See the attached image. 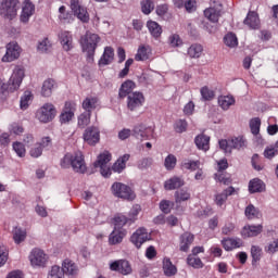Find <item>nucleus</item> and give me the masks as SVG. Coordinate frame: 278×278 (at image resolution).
I'll list each match as a JSON object with an SVG mask.
<instances>
[{"label":"nucleus","instance_id":"42","mask_svg":"<svg viewBox=\"0 0 278 278\" xmlns=\"http://www.w3.org/2000/svg\"><path fill=\"white\" fill-rule=\"evenodd\" d=\"M245 216L249 220H253L255 218H262V213L253 204H250L245 207Z\"/></svg>","mask_w":278,"mask_h":278},{"label":"nucleus","instance_id":"8","mask_svg":"<svg viewBox=\"0 0 278 278\" xmlns=\"http://www.w3.org/2000/svg\"><path fill=\"white\" fill-rule=\"evenodd\" d=\"M112 161V154L109 151L102 152L97 162L94 163L96 168H100L102 177H110L112 175V169L108 167V163Z\"/></svg>","mask_w":278,"mask_h":278},{"label":"nucleus","instance_id":"40","mask_svg":"<svg viewBox=\"0 0 278 278\" xmlns=\"http://www.w3.org/2000/svg\"><path fill=\"white\" fill-rule=\"evenodd\" d=\"M147 27L153 38H160L162 36V26L157 22L150 20L147 22Z\"/></svg>","mask_w":278,"mask_h":278},{"label":"nucleus","instance_id":"25","mask_svg":"<svg viewBox=\"0 0 278 278\" xmlns=\"http://www.w3.org/2000/svg\"><path fill=\"white\" fill-rule=\"evenodd\" d=\"M244 242L241 239L226 238L222 240V245L225 251H233V249H240Z\"/></svg>","mask_w":278,"mask_h":278},{"label":"nucleus","instance_id":"52","mask_svg":"<svg viewBox=\"0 0 278 278\" xmlns=\"http://www.w3.org/2000/svg\"><path fill=\"white\" fill-rule=\"evenodd\" d=\"M164 166L166 170H174L177 166V156H175L174 154L167 155L164 161Z\"/></svg>","mask_w":278,"mask_h":278},{"label":"nucleus","instance_id":"13","mask_svg":"<svg viewBox=\"0 0 278 278\" xmlns=\"http://www.w3.org/2000/svg\"><path fill=\"white\" fill-rule=\"evenodd\" d=\"M71 10L74 11L75 16H77L81 23H88V21H90V14H88V10L81 5L79 0L71 1Z\"/></svg>","mask_w":278,"mask_h":278},{"label":"nucleus","instance_id":"51","mask_svg":"<svg viewBox=\"0 0 278 278\" xmlns=\"http://www.w3.org/2000/svg\"><path fill=\"white\" fill-rule=\"evenodd\" d=\"M260 127H262V119H260V117L250 119V129L253 136H257L260 134Z\"/></svg>","mask_w":278,"mask_h":278},{"label":"nucleus","instance_id":"24","mask_svg":"<svg viewBox=\"0 0 278 278\" xmlns=\"http://www.w3.org/2000/svg\"><path fill=\"white\" fill-rule=\"evenodd\" d=\"M132 223H136V218H129L123 214H117L113 218V225L117 230H122V227H125V225H132Z\"/></svg>","mask_w":278,"mask_h":278},{"label":"nucleus","instance_id":"22","mask_svg":"<svg viewBox=\"0 0 278 278\" xmlns=\"http://www.w3.org/2000/svg\"><path fill=\"white\" fill-rule=\"evenodd\" d=\"M99 103H100L99 97L88 96L83 101V110H85V112H87L89 114H92V111L96 108H99Z\"/></svg>","mask_w":278,"mask_h":278},{"label":"nucleus","instance_id":"34","mask_svg":"<svg viewBox=\"0 0 278 278\" xmlns=\"http://www.w3.org/2000/svg\"><path fill=\"white\" fill-rule=\"evenodd\" d=\"M151 55V47L149 46H139L137 54L135 55L136 62H144L149 60Z\"/></svg>","mask_w":278,"mask_h":278},{"label":"nucleus","instance_id":"55","mask_svg":"<svg viewBox=\"0 0 278 278\" xmlns=\"http://www.w3.org/2000/svg\"><path fill=\"white\" fill-rule=\"evenodd\" d=\"M224 42L227 47H230V48L238 47V37H236V35L232 33H228L224 37Z\"/></svg>","mask_w":278,"mask_h":278},{"label":"nucleus","instance_id":"2","mask_svg":"<svg viewBox=\"0 0 278 278\" xmlns=\"http://www.w3.org/2000/svg\"><path fill=\"white\" fill-rule=\"evenodd\" d=\"M25 78V68L22 66H16L11 75L8 84H2L0 87V92L5 94V92H16L18 88H21V84H23V79Z\"/></svg>","mask_w":278,"mask_h":278},{"label":"nucleus","instance_id":"44","mask_svg":"<svg viewBox=\"0 0 278 278\" xmlns=\"http://www.w3.org/2000/svg\"><path fill=\"white\" fill-rule=\"evenodd\" d=\"M188 55L191 58H200L203 55V46L199 43H193L188 49Z\"/></svg>","mask_w":278,"mask_h":278},{"label":"nucleus","instance_id":"7","mask_svg":"<svg viewBox=\"0 0 278 278\" xmlns=\"http://www.w3.org/2000/svg\"><path fill=\"white\" fill-rule=\"evenodd\" d=\"M55 114H58L55 106L51 103H46L38 109L36 118H38L40 123H51V121L55 118Z\"/></svg>","mask_w":278,"mask_h":278},{"label":"nucleus","instance_id":"12","mask_svg":"<svg viewBox=\"0 0 278 278\" xmlns=\"http://www.w3.org/2000/svg\"><path fill=\"white\" fill-rule=\"evenodd\" d=\"M21 58V46L17 42H10L7 45V52L2 56V62H14Z\"/></svg>","mask_w":278,"mask_h":278},{"label":"nucleus","instance_id":"10","mask_svg":"<svg viewBox=\"0 0 278 278\" xmlns=\"http://www.w3.org/2000/svg\"><path fill=\"white\" fill-rule=\"evenodd\" d=\"M155 128L147 127L142 124H138L132 129V136L135 138H140V140H149L150 138H155Z\"/></svg>","mask_w":278,"mask_h":278},{"label":"nucleus","instance_id":"18","mask_svg":"<svg viewBox=\"0 0 278 278\" xmlns=\"http://www.w3.org/2000/svg\"><path fill=\"white\" fill-rule=\"evenodd\" d=\"M36 12V7L31 1L25 0L22 8V14H21V21L22 23H28L29 18L34 16V13Z\"/></svg>","mask_w":278,"mask_h":278},{"label":"nucleus","instance_id":"6","mask_svg":"<svg viewBox=\"0 0 278 278\" xmlns=\"http://www.w3.org/2000/svg\"><path fill=\"white\" fill-rule=\"evenodd\" d=\"M18 14V0H1L0 2V15L3 18L13 21Z\"/></svg>","mask_w":278,"mask_h":278},{"label":"nucleus","instance_id":"37","mask_svg":"<svg viewBox=\"0 0 278 278\" xmlns=\"http://www.w3.org/2000/svg\"><path fill=\"white\" fill-rule=\"evenodd\" d=\"M180 167L182 170H190L191 173H194V170H199V168H201V161L186 159L181 162Z\"/></svg>","mask_w":278,"mask_h":278},{"label":"nucleus","instance_id":"62","mask_svg":"<svg viewBox=\"0 0 278 278\" xmlns=\"http://www.w3.org/2000/svg\"><path fill=\"white\" fill-rule=\"evenodd\" d=\"M276 155H278V151L277 148H275V146L268 147L264 151V156L267 157V160H273V157H275Z\"/></svg>","mask_w":278,"mask_h":278},{"label":"nucleus","instance_id":"39","mask_svg":"<svg viewBox=\"0 0 278 278\" xmlns=\"http://www.w3.org/2000/svg\"><path fill=\"white\" fill-rule=\"evenodd\" d=\"M236 103V98L233 96H219L218 97V105L222 110H228Z\"/></svg>","mask_w":278,"mask_h":278},{"label":"nucleus","instance_id":"53","mask_svg":"<svg viewBox=\"0 0 278 278\" xmlns=\"http://www.w3.org/2000/svg\"><path fill=\"white\" fill-rule=\"evenodd\" d=\"M31 99H34V96L30 93V91H25L20 102L21 110H27Z\"/></svg>","mask_w":278,"mask_h":278},{"label":"nucleus","instance_id":"5","mask_svg":"<svg viewBox=\"0 0 278 278\" xmlns=\"http://www.w3.org/2000/svg\"><path fill=\"white\" fill-rule=\"evenodd\" d=\"M111 191L117 199H123L124 201H134L136 199V192H134L131 187L123 182H114Z\"/></svg>","mask_w":278,"mask_h":278},{"label":"nucleus","instance_id":"48","mask_svg":"<svg viewBox=\"0 0 278 278\" xmlns=\"http://www.w3.org/2000/svg\"><path fill=\"white\" fill-rule=\"evenodd\" d=\"M175 201L176 203H184L186 201H190V193L186 189H180L175 192Z\"/></svg>","mask_w":278,"mask_h":278},{"label":"nucleus","instance_id":"33","mask_svg":"<svg viewBox=\"0 0 278 278\" xmlns=\"http://www.w3.org/2000/svg\"><path fill=\"white\" fill-rule=\"evenodd\" d=\"M125 236H127V230L114 229L109 236V244H121Z\"/></svg>","mask_w":278,"mask_h":278},{"label":"nucleus","instance_id":"35","mask_svg":"<svg viewBox=\"0 0 278 278\" xmlns=\"http://www.w3.org/2000/svg\"><path fill=\"white\" fill-rule=\"evenodd\" d=\"M62 268L65 275H71L72 277H75V275H77V273L79 271V268H77V264L68 258L63 262Z\"/></svg>","mask_w":278,"mask_h":278},{"label":"nucleus","instance_id":"61","mask_svg":"<svg viewBox=\"0 0 278 278\" xmlns=\"http://www.w3.org/2000/svg\"><path fill=\"white\" fill-rule=\"evenodd\" d=\"M175 203L168 200H162L160 203V210L163 211L164 214H169L170 207H173Z\"/></svg>","mask_w":278,"mask_h":278},{"label":"nucleus","instance_id":"30","mask_svg":"<svg viewBox=\"0 0 278 278\" xmlns=\"http://www.w3.org/2000/svg\"><path fill=\"white\" fill-rule=\"evenodd\" d=\"M220 15H222L220 8L211 7L206 10H204V16H205V18L211 21V23H218Z\"/></svg>","mask_w":278,"mask_h":278},{"label":"nucleus","instance_id":"46","mask_svg":"<svg viewBox=\"0 0 278 278\" xmlns=\"http://www.w3.org/2000/svg\"><path fill=\"white\" fill-rule=\"evenodd\" d=\"M187 264L188 266H191L192 268H203L204 264L203 261H201V258H199V256H194L189 254L187 257Z\"/></svg>","mask_w":278,"mask_h":278},{"label":"nucleus","instance_id":"26","mask_svg":"<svg viewBox=\"0 0 278 278\" xmlns=\"http://www.w3.org/2000/svg\"><path fill=\"white\" fill-rule=\"evenodd\" d=\"M186 181L179 176H174L164 182L165 190H177L185 186Z\"/></svg>","mask_w":278,"mask_h":278},{"label":"nucleus","instance_id":"59","mask_svg":"<svg viewBox=\"0 0 278 278\" xmlns=\"http://www.w3.org/2000/svg\"><path fill=\"white\" fill-rule=\"evenodd\" d=\"M9 255L10 252L8 251V248L5 245H0V267L4 266V264L8 262Z\"/></svg>","mask_w":278,"mask_h":278},{"label":"nucleus","instance_id":"32","mask_svg":"<svg viewBox=\"0 0 278 278\" xmlns=\"http://www.w3.org/2000/svg\"><path fill=\"white\" fill-rule=\"evenodd\" d=\"M195 147L200 151H210V137L206 135H198L194 139Z\"/></svg>","mask_w":278,"mask_h":278},{"label":"nucleus","instance_id":"27","mask_svg":"<svg viewBox=\"0 0 278 278\" xmlns=\"http://www.w3.org/2000/svg\"><path fill=\"white\" fill-rule=\"evenodd\" d=\"M136 88V83L132 80H126L122 84L119 88L118 97L119 99H125V97H129V94H134V89Z\"/></svg>","mask_w":278,"mask_h":278},{"label":"nucleus","instance_id":"60","mask_svg":"<svg viewBox=\"0 0 278 278\" xmlns=\"http://www.w3.org/2000/svg\"><path fill=\"white\" fill-rule=\"evenodd\" d=\"M13 150L15 151L16 155H18V157H25V146L18 141L13 143Z\"/></svg>","mask_w":278,"mask_h":278},{"label":"nucleus","instance_id":"38","mask_svg":"<svg viewBox=\"0 0 278 278\" xmlns=\"http://www.w3.org/2000/svg\"><path fill=\"white\" fill-rule=\"evenodd\" d=\"M129 154H124L114 163L112 170H114V173H123L127 166V162H129Z\"/></svg>","mask_w":278,"mask_h":278},{"label":"nucleus","instance_id":"11","mask_svg":"<svg viewBox=\"0 0 278 278\" xmlns=\"http://www.w3.org/2000/svg\"><path fill=\"white\" fill-rule=\"evenodd\" d=\"M149 240H151V235L142 227L137 229L130 237V242L135 244L137 249H140V247Z\"/></svg>","mask_w":278,"mask_h":278},{"label":"nucleus","instance_id":"43","mask_svg":"<svg viewBox=\"0 0 278 278\" xmlns=\"http://www.w3.org/2000/svg\"><path fill=\"white\" fill-rule=\"evenodd\" d=\"M92 116V113H88L87 111H85L84 113H81L78 116V127L80 129H86V127H88V125H90V118Z\"/></svg>","mask_w":278,"mask_h":278},{"label":"nucleus","instance_id":"56","mask_svg":"<svg viewBox=\"0 0 278 278\" xmlns=\"http://www.w3.org/2000/svg\"><path fill=\"white\" fill-rule=\"evenodd\" d=\"M37 49L40 51V53H47L48 51H51V41H49V38H45L39 41Z\"/></svg>","mask_w":278,"mask_h":278},{"label":"nucleus","instance_id":"31","mask_svg":"<svg viewBox=\"0 0 278 278\" xmlns=\"http://www.w3.org/2000/svg\"><path fill=\"white\" fill-rule=\"evenodd\" d=\"M112 62H114V48L106 47L99 61V66H108V64H112Z\"/></svg>","mask_w":278,"mask_h":278},{"label":"nucleus","instance_id":"15","mask_svg":"<svg viewBox=\"0 0 278 278\" xmlns=\"http://www.w3.org/2000/svg\"><path fill=\"white\" fill-rule=\"evenodd\" d=\"M77 104L75 102H65L64 109L60 115V123H71L75 116Z\"/></svg>","mask_w":278,"mask_h":278},{"label":"nucleus","instance_id":"16","mask_svg":"<svg viewBox=\"0 0 278 278\" xmlns=\"http://www.w3.org/2000/svg\"><path fill=\"white\" fill-rule=\"evenodd\" d=\"M110 269L121 275H131V264L127 260H118L111 263Z\"/></svg>","mask_w":278,"mask_h":278},{"label":"nucleus","instance_id":"28","mask_svg":"<svg viewBox=\"0 0 278 278\" xmlns=\"http://www.w3.org/2000/svg\"><path fill=\"white\" fill-rule=\"evenodd\" d=\"M163 273L165 277H175L177 275V266L168 257L163 258Z\"/></svg>","mask_w":278,"mask_h":278},{"label":"nucleus","instance_id":"9","mask_svg":"<svg viewBox=\"0 0 278 278\" xmlns=\"http://www.w3.org/2000/svg\"><path fill=\"white\" fill-rule=\"evenodd\" d=\"M144 94L140 91H135L127 97V110L129 112H138L144 105Z\"/></svg>","mask_w":278,"mask_h":278},{"label":"nucleus","instance_id":"41","mask_svg":"<svg viewBox=\"0 0 278 278\" xmlns=\"http://www.w3.org/2000/svg\"><path fill=\"white\" fill-rule=\"evenodd\" d=\"M265 185L264 181H262L258 178H254L249 184V191L253 194L255 192H264Z\"/></svg>","mask_w":278,"mask_h":278},{"label":"nucleus","instance_id":"49","mask_svg":"<svg viewBox=\"0 0 278 278\" xmlns=\"http://www.w3.org/2000/svg\"><path fill=\"white\" fill-rule=\"evenodd\" d=\"M201 97L203 101H212L216 97V92L214 90L210 89V87L204 86L200 89Z\"/></svg>","mask_w":278,"mask_h":278},{"label":"nucleus","instance_id":"64","mask_svg":"<svg viewBox=\"0 0 278 278\" xmlns=\"http://www.w3.org/2000/svg\"><path fill=\"white\" fill-rule=\"evenodd\" d=\"M278 251V239L269 243L267 247H265V252L266 253H277Z\"/></svg>","mask_w":278,"mask_h":278},{"label":"nucleus","instance_id":"3","mask_svg":"<svg viewBox=\"0 0 278 278\" xmlns=\"http://www.w3.org/2000/svg\"><path fill=\"white\" fill-rule=\"evenodd\" d=\"M101 37L90 30H88L80 39L83 51H86L88 58H94V51H97V47H99Z\"/></svg>","mask_w":278,"mask_h":278},{"label":"nucleus","instance_id":"23","mask_svg":"<svg viewBox=\"0 0 278 278\" xmlns=\"http://www.w3.org/2000/svg\"><path fill=\"white\" fill-rule=\"evenodd\" d=\"M193 242H194V235L190 232H184L180 236V245H179L180 251H182L184 253H188Z\"/></svg>","mask_w":278,"mask_h":278},{"label":"nucleus","instance_id":"63","mask_svg":"<svg viewBox=\"0 0 278 278\" xmlns=\"http://www.w3.org/2000/svg\"><path fill=\"white\" fill-rule=\"evenodd\" d=\"M168 42L170 47H179L181 45V38L179 37V35L174 34L169 36Z\"/></svg>","mask_w":278,"mask_h":278},{"label":"nucleus","instance_id":"54","mask_svg":"<svg viewBox=\"0 0 278 278\" xmlns=\"http://www.w3.org/2000/svg\"><path fill=\"white\" fill-rule=\"evenodd\" d=\"M64 269L60 268V266L54 265L51 267L48 278H64Z\"/></svg>","mask_w":278,"mask_h":278},{"label":"nucleus","instance_id":"45","mask_svg":"<svg viewBox=\"0 0 278 278\" xmlns=\"http://www.w3.org/2000/svg\"><path fill=\"white\" fill-rule=\"evenodd\" d=\"M215 180L219 181V184H224V186H230V184L232 181L231 174H228L226 172L216 173L215 174Z\"/></svg>","mask_w":278,"mask_h":278},{"label":"nucleus","instance_id":"19","mask_svg":"<svg viewBox=\"0 0 278 278\" xmlns=\"http://www.w3.org/2000/svg\"><path fill=\"white\" fill-rule=\"evenodd\" d=\"M233 194H238V191L233 187H228L226 190H224L222 193H218L215 195V203L219 207H223L225 203H227V199L229 197H233Z\"/></svg>","mask_w":278,"mask_h":278},{"label":"nucleus","instance_id":"29","mask_svg":"<svg viewBox=\"0 0 278 278\" xmlns=\"http://www.w3.org/2000/svg\"><path fill=\"white\" fill-rule=\"evenodd\" d=\"M244 25L250 29H260V16L254 11H250L244 20Z\"/></svg>","mask_w":278,"mask_h":278},{"label":"nucleus","instance_id":"21","mask_svg":"<svg viewBox=\"0 0 278 278\" xmlns=\"http://www.w3.org/2000/svg\"><path fill=\"white\" fill-rule=\"evenodd\" d=\"M262 231H264V226L262 225H248L242 229L241 233L243 238H255L260 236Z\"/></svg>","mask_w":278,"mask_h":278},{"label":"nucleus","instance_id":"36","mask_svg":"<svg viewBox=\"0 0 278 278\" xmlns=\"http://www.w3.org/2000/svg\"><path fill=\"white\" fill-rule=\"evenodd\" d=\"M55 88H58L55 80H53L51 78L45 80L42 88H41L42 97H51V94H53V90H55Z\"/></svg>","mask_w":278,"mask_h":278},{"label":"nucleus","instance_id":"50","mask_svg":"<svg viewBox=\"0 0 278 278\" xmlns=\"http://www.w3.org/2000/svg\"><path fill=\"white\" fill-rule=\"evenodd\" d=\"M155 10V3L153 0H142L141 1V12H143L146 15L151 14Z\"/></svg>","mask_w":278,"mask_h":278},{"label":"nucleus","instance_id":"17","mask_svg":"<svg viewBox=\"0 0 278 278\" xmlns=\"http://www.w3.org/2000/svg\"><path fill=\"white\" fill-rule=\"evenodd\" d=\"M47 254L40 249H34L29 255L31 266H45L47 264Z\"/></svg>","mask_w":278,"mask_h":278},{"label":"nucleus","instance_id":"1","mask_svg":"<svg viewBox=\"0 0 278 278\" xmlns=\"http://www.w3.org/2000/svg\"><path fill=\"white\" fill-rule=\"evenodd\" d=\"M73 168L74 173H80L84 175L86 173V161L84 160V154L81 152H75L74 154L67 153L61 160L62 168Z\"/></svg>","mask_w":278,"mask_h":278},{"label":"nucleus","instance_id":"58","mask_svg":"<svg viewBox=\"0 0 278 278\" xmlns=\"http://www.w3.org/2000/svg\"><path fill=\"white\" fill-rule=\"evenodd\" d=\"M251 256L252 262H260V260H262V248H260V245H252Z\"/></svg>","mask_w":278,"mask_h":278},{"label":"nucleus","instance_id":"14","mask_svg":"<svg viewBox=\"0 0 278 278\" xmlns=\"http://www.w3.org/2000/svg\"><path fill=\"white\" fill-rule=\"evenodd\" d=\"M83 138L87 144L94 147L98 144L99 140H101V132L99 131V128L91 126L85 129Z\"/></svg>","mask_w":278,"mask_h":278},{"label":"nucleus","instance_id":"57","mask_svg":"<svg viewBox=\"0 0 278 278\" xmlns=\"http://www.w3.org/2000/svg\"><path fill=\"white\" fill-rule=\"evenodd\" d=\"M174 129L177 134H184L188 129V122L186 119H178L175 123Z\"/></svg>","mask_w":278,"mask_h":278},{"label":"nucleus","instance_id":"47","mask_svg":"<svg viewBox=\"0 0 278 278\" xmlns=\"http://www.w3.org/2000/svg\"><path fill=\"white\" fill-rule=\"evenodd\" d=\"M25 238H27V231L21 229V228H15L13 231V240L15 244H21V242H25Z\"/></svg>","mask_w":278,"mask_h":278},{"label":"nucleus","instance_id":"20","mask_svg":"<svg viewBox=\"0 0 278 278\" xmlns=\"http://www.w3.org/2000/svg\"><path fill=\"white\" fill-rule=\"evenodd\" d=\"M59 40L64 51H71L73 49V35L71 31L63 30L59 34Z\"/></svg>","mask_w":278,"mask_h":278},{"label":"nucleus","instance_id":"4","mask_svg":"<svg viewBox=\"0 0 278 278\" xmlns=\"http://www.w3.org/2000/svg\"><path fill=\"white\" fill-rule=\"evenodd\" d=\"M219 148L225 153L231 154V151H233V149H237L238 151H240V149H247V139H244L243 136L231 137L228 140L222 139L219 140Z\"/></svg>","mask_w":278,"mask_h":278}]
</instances>
